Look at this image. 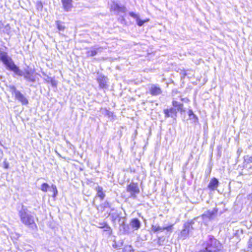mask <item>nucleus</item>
Masks as SVG:
<instances>
[{"instance_id":"obj_16","label":"nucleus","mask_w":252,"mask_h":252,"mask_svg":"<svg viewBox=\"0 0 252 252\" xmlns=\"http://www.w3.org/2000/svg\"><path fill=\"white\" fill-rule=\"evenodd\" d=\"M172 105L174 107L177 108L178 111H180L181 112L185 111V110L183 109V104L182 103L173 100L172 101Z\"/></svg>"},{"instance_id":"obj_20","label":"nucleus","mask_w":252,"mask_h":252,"mask_svg":"<svg viewBox=\"0 0 252 252\" xmlns=\"http://www.w3.org/2000/svg\"><path fill=\"white\" fill-rule=\"evenodd\" d=\"M9 90L10 92L13 94L15 95L16 94V92H19V91L17 90L16 87L14 86H9Z\"/></svg>"},{"instance_id":"obj_27","label":"nucleus","mask_w":252,"mask_h":252,"mask_svg":"<svg viewBox=\"0 0 252 252\" xmlns=\"http://www.w3.org/2000/svg\"><path fill=\"white\" fill-rule=\"evenodd\" d=\"M169 113H176V112L175 111V109H174L173 108H171L169 110Z\"/></svg>"},{"instance_id":"obj_2","label":"nucleus","mask_w":252,"mask_h":252,"mask_svg":"<svg viewBox=\"0 0 252 252\" xmlns=\"http://www.w3.org/2000/svg\"><path fill=\"white\" fill-rule=\"evenodd\" d=\"M18 215L21 222L25 225L32 227L35 226L33 217L30 214L25 206H22L21 209L19 211Z\"/></svg>"},{"instance_id":"obj_21","label":"nucleus","mask_w":252,"mask_h":252,"mask_svg":"<svg viewBox=\"0 0 252 252\" xmlns=\"http://www.w3.org/2000/svg\"><path fill=\"white\" fill-rule=\"evenodd\" d=\"M51 188L52 189V191L53 192V197H56L58 194V190L57 189L56 186L54 185H52L51 186Z\"/></svg>"},{"instance_id":"obj_29","label":"nucleus","mask_w":252,"mask_h":252,"mask_svg":"<svg viewBox=\"0 0 252 252\" xmlns=\"http://www.w3.org/2000/svg\"><path fill=\"white\" fill-rule=\"evenodd\" d=\"M248 161L250 162H252V156L249 158Z\"/></svg>"},{"instance_id":"obj_33","label":"nucleus","mask_w":252,"mask_h":252,"mask_svg":"<svg viewBox=\"0 0 252 252\" xmlns=\"http://www.w3.org/2000/svg\"><path fill=\"white\" fill-rule=\"evenodd\" d=\"M39 4H40V5L42 6V5H41V2H39Z\"/></svg>"},{"instance_id":"obj_4","label":"nucleus","mask_w":252,"mask_h":252,"mask_svg":"<svg viewBox=\"0 0 252 252\" xmlns=\"http://www.w3.org/2000/svg\"><path fill=\"white\" fill-rule=\"evenodd\" d=\"M126 190L130 192L131 196L134 197L136 196V194H138L140 192L138 184L133 182L127 186Z\"/></svg>"},{"instance_id":"obj_23","label":"nucleus","mask_w":252,"mask_h":252,"mask_svg":"<svg viewBox=\"0 0 252 252\" xmlns=\"http://www.w3.org/2000/svg\"><path fill=\"white\" fill-rule=\"evenodd\" d=\"M164 114H165V116H166V117H170V115L169 114V113H169V110H168V109H165V110H164Z\"/></svg>"},{"instance_id":"obj_22","label":"nucleus","mask_w":252,"mask_h":252,"mask_svg":"<svg viewBox=\"0 0 252 252\" xmlns=\"http://www.w3.org/2000/svg\"><path fill=\"white\" fill-rule=\"evenodd\" d=\"M56 24L57 26L58 29L59 31H63L64 29V27L63 25L61 24L59 21L56 22Z\"/></svg>"},{"instance_id":"obj_6","label":"nucleus","mask_w":252,"mask_h":252,"mask_svg":"<svg viewBox=\"0 0 252 252\" xmlns=\"http://www.w3.org/2000/svg\"><path fill=\"white\" fill-rule=\"evenodd\" d=\"M172 226L173 225H171L166 227H161L157 225H153L152 226V229L154 232H157L158 231L162 232L165 230H167V231H171Z\"/></svg>"},{"instance_id":"obj_7","label":"nucleus","mask_w":252,"mask_h":252,"mask_svg":"<svg viewBox=\"0 0 252 252\" xmlns=\"http://www.w3.org/2000/svg\"><path fill=\"white\" fill-rule=\"evenodd\" d=\"M102 48L100 47L95 46L92 47L87 51L86 54L88 56L93 57L97 54L98 52H101Z\"/></svg>"},{"instance_id":"obj_5","label":"nucleus","mask_w":252,"mask_h":252,"mask_svg":"<svg viewBox=\"0 0 252 252\" xmlns=\"http://www.w3.org/2000/svg\"><path fill=\"white\" fill-rule=\"evenodd\" d=\"M96 80L99 84V86L101 89H104L107 88V83L108 79L106 76L100 74L98 75Z\"/></svg>"},{"instance_id":"obj_15","label":"nucleus","mask_w":252,"mask_h":252,"mask_svg":"<svg viewBox=\"0 0 252 252\" xmlns=\"http://www.w3.org/2000/svg\"><path fill=\"white\" fill-rule=\"evenodd\" d=\"M110 9L111 11L116 12L124 11L125 8L120 7L117 3L113 2L111 4Z\"/></svg>"},{"instance_id":"obj_31","label":"nucleus","mask_w":252,"mask_h":252,"mask_svg":"<svg viewBox=\"0 0 252 252\" xmlns=\"http://www.w3.org/2000/svg\"><path fill=\"white\" fill-rule=\"evenodd\" d=\"M8 167V164H6L5 166V168H7Z\"/></svg>"},{"instance_id":"obj_13","label":"nucleus","mask_w":252,"mask_h":252,"mask_svg":"<svg viewBox=\"0 0 252 252\" xmlns=\"http://www.w3.org/2000/svg\"><path fill=\"white\" fill-rule=\"evenodd\" d=\"M63 7L66 11H70L72 7V0H62Z\"/></svg>"},{"instance_id":"obj_17","label":"nucleus","mask_w":252,"mask_h":252,"mask_svg":"<svg viewBox=\"0 0 252 252\" xmlns=\"http://www.w3.org/2000/svg\"><path fill=\"white\" fill-rule=\"evenodd\" d=\"M97 195L101 199H103L105 196V194L102 191V188L101 187H97L96 188Z\"/></svg>"},{"instance_id":"obj_12","label":"nucleus","mask_w":252,"mask_h":252,"mask_svg":"<svg viewBox=\"0 0 252 252\" xmlns=\"http://www.w3.org/2000/svg\"><path fill=\"white\" fill-rule=\"evenodd\" d=\"M15 96L17 99L20 101L23 104L26 105L28 103V100L20 92H16Z\"/></svg>"},{"instance_id":"obj_11","label":"nucleus","mask_w":252,"mask_h":252,"mask_svg":"<svg viewBox=\"0 0 252 252\" xmlns=\"http://www.w3.org/2000/svg\"><path fill=\"white\" fill-rule=\"evenodd\" d=\"M217 212V211L215 209H214L212 210H208L204 212V213L202 215V217L203 219L206 218L211 219Z\"/></svg>"},{"instance_id":"obj_10","label":"nucleus","mask_w":252,"mask_h":252,"mask_svg":"<svg viewBox=\"0 0 252 252\" xmlns=\"http://www.w3.org/2000/svg\"><path fill=\"white\" fill-rule=\"evenodd\" d=\"M130 226L134 230H138L141 226V222L137 219H132L129 224Z\"/></svg>"},{"instance_id":"obj_28","label":"nucleus","mask_w":252,"mask_h":252,"mask_svg":"<svg viewBox=\"0 0 252 252\" xmlns=\"http://www.w3.org/2000/svg\"><path fill=\"white\" fill-rule=\"evenodd\" d=\"M2 53H7L5 52H0V61H1V55H2Z\"/></svg>"},{"instance_id":"obj_19","label":"nucleus","mask_w":252,"mask_h":252,"mask_svg":"<svg viewBox=\"0 0 252 252\" xmlns=\"http://www.w3.org/2000/svg\"><path fill=\"white\" fill-rule=\"evenodd\" d=\"M49 187V186L47 183H43L41 186L40 189L44 192H46Z\"/></svg>"},{"instance_id":"obj_1","label":"nucleus","mask_w":252,"mask_h":252,"mask_svg":"<svg viewBox=\"0 0 252 252\" xmlns=\"http://www.w3.org/2000/svg\"><path fill=\"white\" fill-rule=\"evenodd\" d=\"M1 61L7 69L12 71L18 76H23L25 79L27 81L35 82V78L33 75L34 70L27 68L25 69L23 72L14 63L11 58L8 56L7 53H2Z\"/></svg>"},{"instance_id":"obj_8","label":"nucleus","mask_w":252,"mask_h":252,"mask_svg":"<svg viewBox=\"0 0 252 252\" xmlns=\"http://www.w3.org/2000/svg\"><path fill=\"white\" fill-rule=\"evenodd\" d=\"M150 92L152 95H158L161 94L162 91L161 89L157 85H152L150 89Z\"/></svg>"},{"instance_id":"obj_25","label":"nucleus","mask_w":252,"mask_h":252,"mask_svg":"<svg viewBox=\"0 0 252 252\" xmlns=\"http://www.w3.org/2000/svg\"><path fill=\"white\" fill-rule=\"evenodd\" d=\"M106 223H105V222L100 223H99L98 227L101 228H104L105 227V226H106Z\"/></svg>"},{"instance_id":"obj_18","label":"nucleus","mask_w":252,"mask_h":252,"mask_svg":"<svg viewBox=\"0 0 252 252\" xmlns=\"http://www.w3.org/2000/svg\"><path fill=\"white\" fill-rule=\"evenodd\" d=\"M189 116L190 119H193L194 121L197 120V116L193 113L191 110L189 111Z\"/></svg>"},{"instance_id":"obj_32","label":"nucleus","mask_w":252,"mask_h":252,"mask_svg":"<svg viewBox=\"0 0 252 252\" xmlns=\"http://www.w3.org/2000/svg\"><path fill=\"white\" fill-rule=\"evenodd\" d=\"M184 232H186V230H185V229L183 230L182 231V233H184Z\"/></svg>"},{"instance_id":"obj_26","label":"nucleus","mask_w":252,"mask_h":252,"mask_svg":"<svg viewBox=\"0 0 252 252\" xmlns=\"http://www.w3.org/2000/svg\"><path fill=\"white\" fill-rule=\"evenodd\" d=\"M248 246L249 247H252V237L250 238L249 242H248Z\"/></svg>"},{"instance_id":"obj_24","label":"nucleus","mask_w":252,"mask_h":252,"mask_svg":"<svg viewBox=\"0 0 252 252\" xmlns=\"http://www.w3.org/2000/svg\"><path fill=\"white\" fill-rule=\"evenodd\" d=\"M104 228H105V231H110L111 230V227L109 226H108L107 224V223L106 224V226H105Z\"/></svg>"},{"instance_id":"obj_14","label":"nucleus","mask_w":252,"mask_h":252,"mask_svg":"<svg viewBox=\"0 0 252 252\" xmlns=\"http://www.w3.org/2000/svg\"><path fill=\"white\" fill-rule=\"evenodd\" d=\"M218 186H219L218 180L216 178H214L210 181L208 187L211 190H214L217 188Z\"/></svg>"},{"instance_id":"obj_9","label":"nucleus","mask_w":252,"mask_h":252,"mask_svg":"<svg viewBox=\"0 0 252 252\" xmlns=\"http://www.w3.org/2000/svg\"><path fill=\"white\" fill-rule=\"evenodd\" d=\"M129 15L130 16H131L132 17H133V18L135 19H136V22H137V25L141 27L142 26V25H143V24L149 21V19H146V20H141L140 18H139V16L132 12H131L129 13Z\"/></svg>"},{"instance_id":"obj_30","label":"nucleus","mask_w":252,"mask_h":252,"mask_svg":"<svg viewBox=\"0 0 252 252\" xmlns=\"http://www.w3.org/2000/svg\"><path fill=\"white\" fill-rule=\"evenodd\" d=\"M181 100L183 101H185V102H187L188 101V99L187 98H182Z\"/></svg>"},{"instance_id":"obj_3","label":"nucleus","mask_w":252,"mask_h":252,"mask_svg":"<svg viewBox=\"0 0 252 252\" xmlns=\"http://www.w3.org/2000/svg\"><path fill=\"white\" fill-rule=\"evenodd\" d=\"M218 243V241L216 239H211L210 243H208L205 249L201 250L199 252H220L219 249L217 247Z\"/></svg>"}]
</instances>
